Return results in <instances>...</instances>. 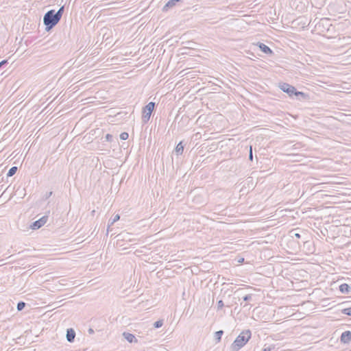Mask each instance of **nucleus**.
I'll list each match as a JSON object with an SVG mask.
<instances>
[{
	"label": "nucleus",
	"instance_id": "obj_32",
	"mask_svg": "<svg viewBox=\"0 0 351 351\" xmlns=\"http://www.w3.org/2000/svg\"><path fill=\"white\" fill-rule=\"evenodd\" d=\"M243 291V289H239L236 291V293H241V292H242Z\"/></svg>",
	"mask_w": 351,
	"mask_h": 351
},
{
	"label": "nucleus",
	"instance_id": "obj_33",
	"mask_svg": "<svg viewBox=\"0 0 351 351\" xmlns=\"http://www.w3.org/2000/svg\"><path fill=\"white\" fill-rule=\"evenodd\" d=\"M243 261H244V258H241V259L239 261V263H243Z\"/></svg>",
	"mask_w": 351,
	"mask_h": 351
},
{
	"label": "nucleus",
	"instance_id": "obj_17",
	"mask_svg": "<svg viewBox=\"0 0 351 351\" xmlns=\"http://www.w3.org/2000/svg\"><path fill=\"white\" fill-rule=\"evenodd\" d=\"M25 305H26L25 302H24L23 301L19 302L17 304V306H16L17 311H21L23 310Z\"/></svg>",
	"mask_w": 351,
	"mask_h": 351
},
{
	"label": "nucleus",
	"instance_id": "obj_27",
	"mask_svg": "<svg viewBox=\"0 0 351 351\" xmlns=\"http://www.w3.org/2000/svg\"><path fill=\"white\" fill-rule=\"evenodd\" d=\"M249 160H253V154H252V146L250 147Z\"/></svg>",
	"mask_w": 351,
	"mask_h": 351
},
{
	"label": "nucleus",
	"instance_id": "obj_26",
	"mask_svg": "<svg viewBox=\"0 0 351 351\" xmlns=\"http://www.w3.org/2000/svg\"><path fill=\"white\" fill-rule=\"evenodd\" d=\"M8 64V60H3L1 62H0V69L3 67L4 66L7 65Z\"/></svg>",
	"mask_w": 351,
	"mask_h": 351
},
{
	"label": "nucleus",
	"instance_id": "obj_21",
	"mask_svg": "<svg viewBox=\"0 0 351 351\" xmlns=\"http://www.w3.org/2000/svg\"><path fill=\"white\" fill-rule=\"evenodd\" d=\"M129 137V134L128 132H123L120 134V138L121 140H127Z\"/></svg>",
	"mask_w": 351,
	"mask_h": 351
},
{
	"label": "nucleus",
	"instance_id": "obj_7",
	"mask_svg": "<svg viewBox=\"0 0 351 351\" xmlns=\"http://www.w3.org/2000/svg\"><path fill=\"white\" fill-rule=\"evenodd\" d=\"M257 46L258 47L259 49L264 53L267 55H274L273 51L265 44L259 42L257 43Z\"/></svg>",
	"mask_w": 351,
	"mask_h": 351
},
{
	"label": "nucleus",
	"instance_id": "obj_18",
	"mask_svg": "<svg viewBox=\"0 0 351 351\" xmlns=\"http://www.w3.org/2000/svg\"><path fill=\"white\" fill-rule=\"evenodd\" d=\"M223 333V330H219V331H217L215 333V338L216 340H217L218 341H219L221 339V336Z\"/></svg>",
	"mask_w": 351,
	"mask_h": 351
},
{
	"label": "nucleus",
	"instance_id": "obj_16",
	"mask_svg": "<svg viewBox=\"0 0 351 351\" xmlns=\"http://www.w3.org/2000/svg\"><path fill=\"white\" fill-rule=\"evenodd\" d=\"M64 6H62L59 8V10L56 12V15L58 16V18L60 20L61 18H62V16L63 14V12H64Z\"/></svg>",
	"mask_w": 351,
	"mask_h": 351
},
{
	"label": "nucleus",
	"instance_id": "obj_25",
	"mask_svg": "<svg viewBox=\"0 0 351 351\" xmlns=\"http://www.w3.org/2000/svg\"><path fill=\"white\" fill-rule=\"evenodd\" d=\"M105 138L107 141L111 142L112 141L113 136L112 134H107Z\"/></svg>",
	"mask_w": 351,
	"mask_h": 351
},
{
	"label": "nucleus",
	"instance_id": "obj_28",
	"mask_svg": "<svg viewBox=\"0 0 351 351\" xmlns=\"http://www.w3.org/2000/svg\"><path fill=\"white\" fill-rule=\"evenodd\" d=\"M53 194V192L52 191H50L49 193H47L46 195H45V199H48Z\"/></svg>",
	"mask_w": 351,
	"mask_h": 351
},
{
	"label": "nucleus",
	"instance_id": "obj_11",
	"mask_svg": "<svg viewBox=\"0 0 351 351\" xmlns=\"http://www.w3.org/2000/svg\"><path fill=\"white\" fill-rule=\"evenodd\" d=\"M123 336L130 343L137 342L136 338L132 333L124 332Z\"/></svg>",
	"mask_w": 351,
	"mask_h": 351
},
{
	"label": "nucleus",
	"instance_id": "obj_1",
	"mask_svg": "<svg viewBox=\"0 0 351 351\" xmlns=\"http://www.w3.org/2000/svg\"><path fill=\"white\" fill-rule=\"evenodd\" d=\"M252 332L250 330H243L236 338V339L231 344V351H239L243 348L250 339Z\"/></svg>",
	"mask_w": 351,
	"mask_h": 351
},
{
	"label": "nucleus",
	"instance_id": "obj_3",
	"mask_svg": "<svg viewBox=\"0 0 351 351\" xmlns=\"http://www.w3.org/2000/svg\"><path fill=\"white\" fill-rule=\"evenodd\" d=\"M317 19L313 21H311L310 23H315V31L318 32L319 34L329 31L331 24L330 23V19L327 18H323L316 22Z\"/></svg>",
	"mask_w": 351,
	"mask_h": 351
},
{
	"label": "nucleus",
	"instance_id": "obj_34",
	"mask_svg": "<svg viewBox=\"0 0 351 351\" xmlns=\"http://www.w3.org/2000/svg\"><path fill=\"white\" fill-rule=\"evenodd\" d=\"M195 86V85H193V86H191V88H194Z\"/></svg>",
	"mask_w": 351,
	"mask_h": 351
},
{
	"label": "nucleus",
	"instance_id": "obj_4",
	"mask_svg": "<svg viewBox=\"0 0 351 351\" xmlns=\"http://www.w3.org/2000/svg\"><path fill=\"white\" fill-rule=\"evenodd\" d=\"M284 93H286L290 97H295L296 99L301 101H309L311 98V96L305 93L298 91L297 89H281Z\"/></svg>",
	"mask_w": 351,
	"mask_h": 351
},
{
	"label": "nucleus",
	"instance_id": "obj_22",
	"mask_svg": "<svg viewBox=\"0 0 351 351\" xmlns=\"http://www.w3.org/2000/svg\"><path fill=\"white\" fill-rule=\"evenodd\" d=\"M223 306H224L223 302L221 300H219L217 302V311L221 310Z\"/></svg>",
	"mask_w": 351,
	"mask_h": 351
},
{
	"label": "nucleus",
	"instance_id": "obj_6",
	"mask_svg": "<svg viewBox=\"0 0 351 351\" xmlns=\"http://www.w3.org/2000/svg\"><path fill=\"white\" fill-rule=\"evenodd\" d=\"M47 219H48L47 216H43L38 220L33 222V223L31 225V228L33 230L39 229L40 228H41L43 226H44L47 223Z\"/></svg>",
	"mask_w": 351,
	"mask_h": 351
},
{
	"label": "nucleus",
	"instance_id": "obj_12",
	"mask_svg": "<svg viewBox=\"0 0 351 351\" xmlns=\"http://www.w3.org/2000/svg\"><path fill=\"white\" fill-rule=\"evenodd\" d=\"M351 287L346 283L341 284L339 286V291L342 293H349L350 292Z\"/></svg>",
	"mask_w": 351,
	"mask_h": 351
},
{
	"label": "nucleus",
	"instance_id": "obj_24",
	"mask_svg": "<svg viewBox=\"0 0 351 351\" xmlns=\"http://www.w3.org/2000/svg\"><path fill=\"white\" fill-rule=\"evenodd\" d=\"M279 88H295L294 86H291V85H289L287 83H284L282 85L280 84L279 85Z\"/></svg>",
	"mask_w": 351,
	"mask_h": 351
},
{
	"label": "nucleus",
	"instance_id": "obj_10",
	"mask_svg": "<svg viewBox=\"0 0 351 351\" xmlns=\"http://www.w3.org/2000/svg\"><path fill=\"white\" fill-rule=\"evenodd\" d=\"M182 0H169L162 8V11L167 12L169 8H173L177 3L181 2Z\"/></svg>",
	"mask_w": 351,
	"mask_h": 351
},
{
	"label": "nucleus",
	"instance_id": "obj_2",
	"mask_svg": "<svg viewBox=\"0 0 351 351\" xmlns=\"http://www.w3.org/2000/svg\"><path fill=\"white\" fill-rule=\"evenodd\" d=\"M60 21V19L56 15L54 10L47 11L43 16V23L45 25L46 31L49 32L55 27Z\"/></svg>",
	"mask_w": 351,
	"mask_h": 351
},
{
	"label": "nucleus",
	"instance_id": "obj_14",
	"mask_svg": "<svg viewBox=\"0 0 351 351\" xmlns=\"http://www.w3.org/2000/svg\"><path fill=\"white\" fill-rule=\"evenodd\" d=\"M175 151L178 155H181L184 151V146L182 145V142H180L177 146L176 147Z\"/></svg>",
	"mask_w": 351,
	"mask_h": 351
},
{
	"label": "nucleus",
	"instance_id": "obj_30",
	"mask_svg": "<svg viewBox=\"0 0 351 351\" xmlns=\"http://www.w3.org/2000/svg\"><path fill=\"white\" fill-rule=\"evenodd\" d=\"M271 347H267V348H264L262 351H271Z\"/></svg>",
	"mask_w": 351,
	"mask_h": 351
},
{
	"label": "nucleus",
	"instance_id": "obj_15",
	"mask_svg": "<svg viewBox=\"0 0 351 351\" xmlns=\"http://www.w3.org/2000/svg\"><path fill=\"white\" fill-rule=\"evenodd\" d=\"M17 170H18L17 167H15V166L14 167H12L9 169V171H8V172L7 173V176L8 177H12V176H14L16 173Z\"/></svg>",
	"mask_w": 351,
	"mask_h": 351
},
{
	"label": "nucleus",
	"instance_id": "obj_35",
	"mask_svg": "<svg viewBox=\"0 0 351 351\" xmlns=\"http://www.w3.org/2000/svg\"><path fill=\"white\" fill-rule=\"evenodd\" d=\"M247 306V304H245L243 305V307H245V306Z\"/></svg>",
	"mask_w": 351,
	"mask_h": 351
},
{
	"label": "nucleus",
	"instance_id": "obj_31",
	"mask_svg": "<svg viewBox=\"0 0 351 351\" xmlns=\"http://www.w3.org/2000/svg\"><path fill=\"white\" fill-rule=\"evenodd\" d=\"M88 333L89 334H93L94 333V330L93 328H89L88 329Z\"/></svg>",
	"mask_w": 351,
	"mask_h": 351
},
{
	"label": "nucleus",
	"instance_id": "obj_29",
	"mask_svg": "<svg viewBox=\"0 0 351 351\" xmlns=\"http://www.w3.org/2000/svg\"><path fill=\"white\" fill-rule=\"evenodd\" d=\"M291 232H293V235L292 237H295L298 239H300V234L298 232H294L293 231H292Z\"/></svg>",
	"mask_w": 351,
	"mask_h": 351
},
{
	"label": "nucleus",
	"instance_id": "obj_23",
	"mask_svg": "<svg viewBox=\"0 0 351 351\" xmlns=\"http://www.w3.org/2000/svg\"><path fill=\"white\" fill-rule=\"evenodd\" d=\"M252 298V294H247L243 297V301H250Z\"/></svg>",
	"mask_w": 351,
	"mask_h": 351
},
{
	"label": "nucleus",
	"instance_id": "obj_19",
	"mask_svg": "<svg viewBox=\"0 0 351 351\" xmlns=\"http://www.w3.org/2000/svg\"><path fill=\"white\" fill-rule=\"evenodd\" d=\"M341 313L344 315L351 316V307L342 309Z\"/></svg>",
	"mask_w": 351,
	"mask_h": 351
},
{
	"label": "nucleus",
	"instance_id": "obj_20",
	"mask_svg": "<svg viewBox=\"0 0 351 351\" xmlns=\"http://www.w3.org/2000/svg\"><path fill=\"white\" fill-rule=\"evenodd\" d=\"M163 325V320L160 319L154 322V326L156 328H159Z\"/></svg>",
	"mask_w": 351,
	"mask_h": 351
},
{
	"label": "nucleus",
	"instance_id": "obj_8",
	"mask_svg": "<svg viewBox=\"0 0 351 351\" xmlns=\"http://www.w3.org/2000/svg\"><path fill=\"white\" fill-rule=\"evenodd\" d=\"M340 339L343 343H350L351 341V332L350 330H346L342 332Z\"/></svg>",
	"mask_w": 351,
	"mask_h": 351
},
{
	"label": "nucleus",
	"instance_id": "obj_13",
	"mask_svg": "<svg viewBox=\"0 0 351 351\" xmlns=\"http://www.w3.org/2000/svg\"><path fill=\"white\" fill-rule=\"evenodd\" d=\"M120 219V215L119 214L115 215L112 218L110 219L108 223V231L109 230V228L112 226L115 222L119 221Z\"/></svg>",
	"mask_w": 351,
	"mask_h": 351
},
{
	"label": "nucleus",
	"instance_id": "obj_9",
	"mask_svg": "<svg viewBox=\"0 0 351 351\" xmlns=\"http://www.w3.org/2000/svg\"><path fill=\"white\" fill-rule=\"evenodd\" d=\"M75 332L73 328H70L66 330V338L69 343H73L75 340Z\"/></svg>",
	"mask_w": 351,
	"mask_h": 351
},
{
	"label": "nucleus",
	"instance_id": "obj_5",
	"mask_svg": "<svg viewBox=\"0 0 351 351\" xmlns=\"http://www.w3.org/2000/svg\"><path fill=\"white\" fill-rule=\"evenodd\" d=\"M156 104L155 102H149L143 110L142 121L143 123H147L152 115V112L154 110Z\"/></svg>",
	"mask_w": 351,
	"mask_h": 351
}]
</instances>
